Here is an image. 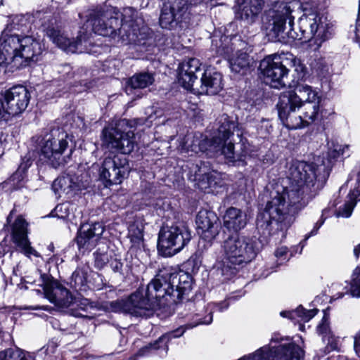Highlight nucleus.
<instances>
[{"label": "nucleus", "mask_w": 360, "mask_h": 360, "mask_svg": "<svg viewBox=\"0 0 360 360\" xmlns=\"http://www.w3.org/2000/svg\"><path fill=\"white\" fill-rule=\"evenodd\" d=\"M217 217L212 212L200 211L196 217V224L201 238L211 242L219 233V226L217 224Z\"/></svg>", "instance_id": "23"}, {"label": "nucleus", "mask_w": 360, "mask_h": 360, "mask_svg": "<svg viewBox=\"0 0 360 360\" xmlns=\"http://www.w3.org/2000/svg\"><path fill=\"white\" fill-rule=\"evenodd\" d=\"M289 187L276 184L271 199L257 217V229L263 235L286 230L293 215L304 207L323 187L320 168L303 161L292 162L288 170Z\"/></svg>", "instance_id": "1"}, {"label": "nucleus", "mask_w": 360, "mask_h": 360, "mask_svg": "<svg viewBox=\"0 0 360 360\" xmlns=\"http://www.w3.org/2000/svg\"><path fill=\"white\" fill-rule=\"evenodd\" d=\"M153 82L154 77L152 74L148 72L136 74L129 79L126 91L129 94L133 89L146 88L151 85Z\"/></svg>", "instance_id": "30"}, {"label": "nucleus", "mask_w": 360, "mask_h": 360, "mask_svg": "<svg viewBox=\"0 0 360 360\" xmlns=\"http://www.w3.org/2000/svg\"><path fill=\"white\" fill-rule=\"evenodd\" d=\"M300 99L291 91L286 90L281 93L276 107L278 114L283 124L289 129H297L307 127L302 114L297 115L296 110Z\"/></svg>", "instance_id": "12"}, {"label": "nucleus", "mask_w": 360, "mask_h": 360, "mask_svg": "<svg viewBox=\"0 0 360 360\" xmlns=\"http://www.w3.org/2000/svg\"><path fill=\"white\" fill-rule=\"evenodd\" d=\"M20 354L19 348H8L0 352V360H17Z\"/></svg>", "instance_id": "36"}, {"label": "nucleus", "mask_w": 360, "mask_h": 360, "mask_svg": "<svg viewBox=\"0 0 360 360\" xmlns=\"http://www.w3.org/2000/svg\"><path fill=\"white\" fill-rule=\"evenodd\" d=\"M223 266L231 268V265L248 263L255 257L257 249L255 241L249 237L233 233L222 242Z\"/></svg>", "instance_id": "7"}, {"label": "nucleus", "mask_w": 360, "mask_h": 360, "mask_svg": "<svg viewBox=\"0 0 360 360\" xmlns=\"http://www.w3.org/2000/svg\"><path fill=\"white\" fill-rule=\"evenodd\" d=\"M229 302L227 300H224L217 304H212L210 306L212 307V310H216L219 311H223L229 307Z\"/></svg>", "instance_id": "43"}, {"label": "nucleus", "mask_w": 360, "mask_h": 360, "mask_svg": "<svg viewBox=\"0 0 360 360\" xmlns=\"http://www.w3.org/2000/svg\"><path fill=\"white\" fill-rule=\"evenodd\" d=\"M323 224V221H321L319 224V223H316L314 229L311 231V236H314L315 234H316L319 229L321 226V225Z\"/></svg>", "instance_id": "46"}, {"label": "nucleus", "mask_w": 360, "mask_h": 360, "mask_svg": "<svg viewBox=\"0 0 360 360\" xmlns=\"http://www.w3.org/2000/svg\"><path fill=\"white\" fill-rule=\"evenodd\" d=\"M89 184V176L86 173L79 176L68 174L56 179L52 184V189L56 195H72L78 191L85 189Z\"/></svg>", "instance_id": "19"}, {"label": "nucleus", "mask_w": 360, "mask_h": 360, "mask_svg": "<svg viewBox=\"0 0 360 360\" xmlns=\"http://www.w3.org/2000/svg\"><path fill=\"white\" fill-rule=\"evenodd\" d=\"M200 60L195 58H191L182 61L177 70V78L179 84L185 89L193 92L194 82L197 77L195 72L200 70Z\"/></svg>", "instance_id": "21"}, {"label": "nucleus", "mask_w": 360, "mask_h": 360, "mask_svg": "<svg viewBox=\"0 0 360 360\" xmlns=\"http://www.w3.org/2000/svg\"><path fill=\"white\" fill-rule=\"evenodd\" d=\"M317 311L318 310L316 309L306 310L302 306H300L295 310L281 311L280 314L283 317H288L298 322H307L316 314Z\"/></svg>", "instance_id": "31"}, {"label": "nucleus", "mask_w": 360, "mask_h": 360, "mask_svg": "<svg viewBox=\"0 0 360 360\" xmlns=\"http://www.w3.org/2000/svg\"><path fill=\"white\" fill-rule=\"evenodd\" d=\"M259 69L266 84L275 89L285 86V79L288 77L289 70L286 69L283 53L265 57L260 62Z\"/></svg>", "instance_id": "13"}, {"label": "nucleus", "mask_w": 360, "mask_h": 360, "mask_svg": "<svg viewBox=\"0 0 360 360\" xmlns=\"http://www.w3.org/2000/svg\"><path fill=\"white\" fill-rule=\"evenodd\" d=\"M191 238V231L183 222L167 226L160 231L158 250L165 257L173 256L180 252Z\"/></svg>", "instance_id": "10"}, {"label": "nucleus", "mask_w": 360, "mask_h": 360, "mask_svg": "<svg viewBox=\"0 0 360 360\" xmlns=\"http://www.w3.org/2000/svg\"><path fill=\"white\" fill-rule=\"evenodd\" d=\"M220 126L218 128L217 136L208 140L200 134H188L180 143L179 149L181 152L193 151L198 152L211 151L220 153L229 162L240 160L243 155L234 151V145L230 141V137L233 134L236 124L229 120L227 115H223L219 120Z\"/></svg>", "instance_id": "6"}, {"label": "nucleus", "mask_w": 360, "mask_h": 360, "mask_svg": "<svg viewBox=\"0 0 360 360\" xmlns=\"http://www.w3.org/2000/svg\"><path fill=\"white\" fill-rule=\"evenodd\" d=\"M290 256L291 255L288 254L287 247L285 246L280 247L275 251V257L278 262V265L282 264L283 262L288 261Z\"/></svg>", "instance_id": "38"}, {"label": "nucleus", "mask_w": 360, "mask_h": 360, "mask_svg": "<svg viewBox=\"0 0 360 360\" xmlns=\"http://www.w3.org/2000/svg\"><path fill=\"white\" fill-rule=\"evenodd\" d=\"M312 67L318 74L323 76L328 72L329 70V65L324 58L316 60L312 63Z\"/></svg>", "instance_id": "37"}, {"label": "nucleus", "mask_w": 360, "mask_h": 360, "mask_svg": "<svg viewBox=\"0 0 360 360\" xmlns=\"http://www.w3.org/2000/svg\"><path fill=\"white\" fill-rule=\"evenodd\" d=\"M111 358L110 355H103V356H95L93 354H86L84 356V360H110Z\"/></svg>", "instance_id": "44"}, {"label": "nucleus", "mask_w": 360, "mask_h": 360, "mask_svg": "<svg viewBox=\"0 0 360 360\" xmlns=\"http://www.w3.org/2000/svg\"><path fill=\"white\" fill-rule=\"evenodd\" d=\"M303 350L288 339L274 335L269 345L264 346L254 353L245 355L238 360H300Z\"/></svg>", "instance_id": "8"}, {"label": "nucleus", "mask_w": 360, "mask_h": 360, "mask_svg": "<svg viewBox=\"0 0 360 360\" xmlns=\"http://www.w3.org/2000/svg\"><path fill=\"white\" fill-rule=\"evenodd\" d=\"M120 36L124 44L140 43L146 38L148 29L143 25L137 12L132 8H124L120 13L116 8L109 6L92 15L82 27L77 39H70L60 29L48 27L46 34L60 49L71 53L89 52L88 40L92 32L103 36L114 37Z\"/></svg>", "instance_id": "2"}, {"label": "nucleus", "mask_w": 360, "mask_h": 360, "mask_svg": "<svg viewBox=\"0 0 360 360\" xmlns=\"http://www.w3.org/2000/svg\"><path fill=\"white\" fill-rule=\"evenodd\" d=\"M354 347L356 354L360 357V331L354 338Z\"/></svg>", "instance_id": "45"}, {"label": "nucleus", "mask_w": 360, "mask_h": 360, "mask_svg": "<svg viewBox=\"0 0 360 360\" xmlns=\"http://www.w3.org/2000/svg\"><path fill=\"white\" fill-rule=\"evenodd\" d=\"M342 296H343V293L342 292L339 293L338 296L335 299L341 298V297H342Z\"/></svg>", "instance_id": "51"}, {"label": "nucleus", "mask_w": 360, "mask_h": 360, "mask_svg": "<svg viewBox=\"0 0 360 360\" xmlns=\"http://www.w3.org/2000/svg\"><path fill=\"white\" fill-rule=\"evenodd\" d=\"M30 28V22L22 15H15L0 37V68L4 72H14L37 63L43 51L39 40L22 33Z\"/></svg>", "instance_id": "5"}, {"label": "nucleus", "mask_w": 360, "mask_h": 360, "mask_svg": "<svg viewBox=\"0 0 360 360\" xmlns=\"http://www.w3.org/2000/svg\"><path fill=\"white\" fill-rule=\"evenodd\" d=\"M204 309V307L199 310L198 312L195 314H191L188 319L190 321L187 324L184 326L179 328L178 329L172 331L170 333H166L161 337L159 338L158 340H156L153 344H149L141 349H140L136 356H143L148 355L150 353L151 351L157 350L160 351L159 354L160 356L165 355L167 352L168 346L167 342L169 340L172 338H176L181 337L186 329L193 328L200 324H210L212 321V311L209 312V314L205 316L204 314L206 312Z\"/></svg>", "instance_id": "11"}, {"label": "nucleus", "mask_w": 360, "mask_h": 360, "mask_svg": "<svg viewBox=\"0 0 360 360\" xmlns=\"http://www.w3.org/2000/svg\"><path fill=\"white\" fill-rule=\"evenodd\" d=\"M11 214H12V212H11V214L8 215V218H7V219H8V220H10V218H11Z\"/></svg>", "instance_id": "54"}, {"label": "nucleus", "mask_w": 360, "mask_h": 360, "mask_svg": "<svg viewBox=\"0 0 360 360\" xmlns=\"http://www.w3.org/2000/svg\"><path fill=\"white\" fill-rule=\"evenodd\" d=\"M130 167L127 158L122 155L107 157L100 170V176L108 185L119 184L128 175Z\"/></svg>", "instance_id": "17"}, {"label": "nucleus", "mask_w": 360, "mask_h": 360, "mask_svg": "<svg viewBox=\"0 0 360 360\" xmlns=\"http://www.w3.org/2000/svg\"><path fill=\"white\" fill-rule=\"evenodd\" d=\"M143 231L136 224H131L129 227L128 237L131 246L139 248L143 243Z\"/></svg>", "instance_id": "33"}, {"label": "nucleus", "mask_w": 360, "mask_h": 360, "mask_svg": "<svg viewBox=\"0 0 360 360\" xmlns=\"http://www.w3.org/2000/svg\"><path fill=\"white\" fill-rule=\"evenodd\" d=\"M104 229L100 223L93 224H83L79 229L77 237V243L79 248L89 250L93 248L100 236L103 234Z\"/></svg>", "instance_id": "26"}, {"label": "nucleus", "mask_w": 360, "mask_h": 360, "mask_svg": "<svg viewBox=\"0 0 360 360\" xmlns=\"http://www.w3.org/2000/svg\"><path fill=\"white\" fill-rule=\"evenodd\" d=\"M94 258H95V266L98 269H102L103 268L105 264L110 262L109 257L108 254L103 252H96L94 254Z\"/></svg>", "instance_id": "40"}, {"label": "nucleus", "mask_w": 360, "mask_h": 360, "mask_svg": "<svg viewBox=\"0 0 360 360\" xmlns=\"http://www.w3.org/2000/svg\"><path fill=\"white\" fill-rule=\"evenodd\" d=\"M75 206L70 202H64L58 205L54 210V216L60 219H69L72 214Z\"/></svg>", "instance_id": "34"}, {"label": "nucleus", "mask_w": 360, "mask_h": 360, "mask_svg": "<svg viewBox=\"0 0 360 360\" xmlns=\"http://www.w3.org/2000/svg\"><path fill=\"white\" fill-rule=\"evenodd\" d=\"M30 94L27 88L22 85L13 86L4 94V99L0 103V116L8 120L22 112L27 107Z\"/></svg>", "instance_id": "15"}, {"label": "nucleus", "mask_w": 360, "mask_h": 360, "mask_svg": "<svg viewBox=\"0 0 360 360\" xmlns=\"http://www.w3.org/2000/svg\"><path fill=\"white\" fill-rule=\"evenodd\" d=\"M53 248H53V246L52 245H50L49 246V250L50 251H53Z\"/></svg>", "instance_id": "52"}, {"label": "nucleus", "mask_w": 360, "mask_h": 360, "mask_svg": "<svg viewBox=\"0 0 360 360\" xmlns=\"http://www.w3.org/2000/svg\"><path fill=\"white\" fill-rule=\"evenodd\" d=\"M27 225L21 216L18 217L11 226L12 240L25 256L40 257V254L31 246L28 239Z\"/></svg>", "instance_id": "20"}, {"label": "nucleus", "mask_w": 360, "mask_h": 360, "mask_svg": "<svg viewBox=\"0 0 360 360\" xmlns=\"http://www.w3.org/2000/svg\"><path fill=\"white\" fill-rule=\"evenodd\" d=\"M246 225V217L236 207H229L224 216V226L229 230L238 231Z\"/></svg>", "instance_id": "29"}, {"label": "nucleus", "mask_w": 360, "mask_h": 360, "mask_svg": "<svg viewBox=\"0 0 360 360\" xmlns=\"http://www.w3.org/2000/svg\"><path fill=\"white\" fill-rule=\"evenodd\" d=\"M32 165V160L30 156L26 155L22 158V162L20 163L17 173H25L27 169Z\"/></svg>", "instance_id": "41"}, {"label": "nucleus", "mask_w": 360, "mask_h": 360, "mask_svg": "<svg viewBox=\"0 0 360 360\" xmlns=\"http://www.w3.org/2000/svg\"><path fill=\"white\" fill-rule=\"evenodd\" d=\"M334 152L335 153V154L333 155V158H335L337 156H339L340 155H343L344 149H341V146H338V148L334 150Z\"/></svg>", "instance_id": "47"}, {"label": "nucleus", "mask_w": 360, "mask_h": 360, "mask_svg": "<svg viewBox=\"0 0 360 360\" xmlns=\"http://www.w3.org/2000/svg\"><path fill=\"white\" fill-rule=\"evenodd\" d=\"M289 90L295 93L300 99L298 109H301L302 117L306 126L316 122H321L328 117L329 112L321 105L318 92L312 86L297 83Z\"/></svg>", "instance_id": "9"}, {"label": "nucleus", "mask_w": 360, "mask_h": 360, "mask_svg": "<svg viewBox=\"0 0 360 360\" xmlns=\"http://www.w3.org/2000/svg\"><path fill=\"white\" fill-rule=\"evenodd\" d=\"M110 266L114 272H121L122 269V263L117 259H111Z\"/></svg>", "instance_id": "42"}, {"label": "nucleus", "mask_w": 360, "mask_h": 360, "mask_svg": "<svg viewBox=\"0 0 360 360\" xmlns=\"http://www.w3.org/2000/svg\"><path fill=\"white\" fill-rule=\"evenodd\" d=\"M194 180L198 188L205 193H218V188L223 186L221 174L215 171L207 172L205 167H200L195 171Z\"/></svg>", "instance_id": "22"}, {"label": "nucleus", "mask_w": 360, "mask_h": 360, "mask_svg": "<svg viewBox=\"0 0 360 360\" xmlns=\"http://www.w3.org/2000/svg\"><path fill=\"white\" fill-rule=\"evenodd\" d=\"M229 63L232 72L243 75L252 65L254 60L246 52L237 51L229 58Z\"/></svg>", "instance_id": "28"}, {"label": "nucleus", "mask_w": 360, "mask_h": 360, "mask_svg": "<svg viewBox=\"0 0 360 360\" xmlns=\"http://www.w3.org/2000/svg\"><path fill=\"white\" fill-rule=\"evenodd\" d=\"M199 87L193 89V94L216 95L222 89V75L216 71L206 70L200 79Z\"/></svg>", "instance_id": "25"}, {"label": "nucleus", "mask_w": 360, "mask_h": 360, "mask_svg": "<svg viewBox=\"0 0 360 360\" xmlns=\"http://www.w3.org/2000/svg\"><path fill=\"white\" fill-rule=\"evenodd\" d=\"M300 8V4L297 1L276 4L267 13L271 31L279 35L288 28L289 37L304 41L314 39V43L320 46L330 37L333 24L317 11L304 8V13L298 20L300 33H297L293 30V25Z\"/></svg>", "instance_id": "4"}, {"label": "nucleus", "mask_w": 360, "mask_h": 360, "mask_svg": "<svg viewBox=\"0 0 360 360\" xmlns=\"http://www.w3.org/2000/svg\"><path fill=\"white\" fill-rule=\"evenodd\" d=\"M68 135L65 133L46 135L40 145L41 155L54 168L63 166L67 162L64 155L68 148Z\"/></svg>", "instance_id": "14"}, {"label": "nucleus", "mask_w": 360, "mask_h": 360, "mask_svg": "<svg viewBox=\"0 0 360 360\" xmlns=\"http://www.w3.org/2000/svg\"><path fill=\"white\" fill-rule=\"evenodd\" d=\"M238 3L241 20L248 24L253 23L262 9V0H238Z\"/></svg>", "instance_id": "27"}, {"label": "nucleus", "mask_w": 360, "mask_h": 360, "mask_svg": "<svg viewBox=\"0 0 360 360\" xmlns=\"http://www.w3.org/2000/svg\"><path fill=\"white\" fill-rule=\"evenodd\" d=\"M127 124L120 121L115 128H105L103 131V143L107 148L115 149L123 154L130 153L134 148V134L131 130L122 131L120 127Z\"/></svg>", "instance_id": "16"}, {"label": "nucleus", "mask_w": 360, "mask_h": 360, "mask_svg": "<svg viewBox=\"0 0 360 360\" xmlns=\"http://www.w3.org/2000/svg\"><path fill=\"white\" fill-rule=\"evenodd\" d=\"M44 290L45 297L58 307L66 308L73 303L74 298L70 291L58 282L46 284Z\"/></svg>", "instance_id": "24"}, {"label": "nucleus", "mask_w": 360, "mask_h": 360, "mask_svg": "<svg viewBox=\"0 0 360 360\" xmlns=\"http://www.w3.org/2000/svg\"><path fill=\"white\" fill-rule=\"evenodd\" d=\"M300 330H304V326L302 325H300Z\"/></svg>", "instance_id": "53"}, {"label": "nucleus", "mask_w": 360, "mask_h": 360, "mask_svg": "<svg viewBox=\"0 0 360 360\" xmlns=\"http://www.w3.org/2000/svg\"><path fill=\"white\" fill-rule=\"evenodd\" d=\"M191 276L184 271L169 274L168 277L159 274L146 289H138L126 300L112 302L111 309L136 317L146 316L151 311L165 307L169 302L180 301L191 291Z\"/></svg>", "instance_id": "3"}, {"label": "nucleus", "mask_w": 360, "mask_h": 360, "mask_svg": "<svg viewBox=\"0 0 360 360\" xmlns=\"http://www.w3.org/2000/svg\"><path fill=\"white\" fill-rule=\"evenodd\" d=\"M149 119H150V120H151L150 121L152 122V121L153 120V116H152V115H150Z\"/></svg>", "instance_id": "55"}, {"label": "nucleus", "mask_w": 360, "mask_h": 360, "mask_svg": "<svg viewBox=\"0 0 360 360\" xmlns=\"http://www.w3.org/2000/svg\"><path fill=\"white\" fill-rule=\"evenodd\" d=\"M352 276L350 293L353 297H360V269L356 268Z\"/></svg>", "instance_id": "35"}, {"label": "nucleus", "mask_w": 360, "mask_h": 360, "mask_svg": "<svg viewBox=\"0 0 360 360\" xmlns=\"http://www.w3.org/2000/svg\"><path fill=\"white\" fill-rule=\"evenodd\" d=\"M27 309H42L44 310H49V307H39V306H36V307H27Z\"/></svg>", "instance_id": "50"}, {"label": "nucleus", "mask_w": 360, "mask_h": 360, "mask_svg": "<svg viewBox=\"0 0 360 360\" xmlns=\"http://www.w3.org/2000/svg\"><path fill=\"white\" fill-rule=\"evenodd\" d=\"M188 9V0H169L164 3L159 19L160 25L164 29H174L181 22Z\"/></svg>", "instance_id": "18"}, {"label": "nucleus", "mask_w": 360, "mask_h": 360, "mask_svg": "<svg viewBox=\"0 0 360 360\" xmlns=\"http://www.w3.org/2000/svg\"><path fill=\"white\" fill-rule=\"evenodd\" d=\"M82 304L84 305V307L83 308L84 310H86L89 307H92L91 304L89 302V300L85 299L83 300L81 302Z\"/></svg>", "instance_id": "48"}, {"label": "nucleus", "mask_w": 360, "mask_h": 360, "mask_svg": "<svg viewBox=\"0 0 360 360\" xmlns=\"http://www.w3.org/2000/svg\"><path fill=\"white\" fill-rule=\"evenodd\" d=\"M317 331L319 334L323 335H326L330 332L329 316L326 311H324V315L321 322L317 326Z\"/></svg>", "instance_id": "39"}, {"label": "nucleus", "mask_w": 360, "mask_h": 360, "mask_svg": "<svg viewBox=\"0 0 360 360\" xmlns=\"http://www.w3.org/2000/svg\"><path fill=\"white\" fill-rule=\"evenodd\" d=\"M284 58V63L286 69H293V71L296 74L295 78L297 79H302L304 78L306 73V68L302 63L301 60L296 58L291 53H283Z\"/></svg>", "instance_id": "32"}, {"label": "nucleus", "mask_w": 360, "mask_h": 360, "mask_svg": "<svg viewBox=\"0 0 360 360\" xmlns=\"http://www.w3.org/2000/svg\"><path fill=\"white\" fill-rule=\"evenodd\" d=\"M354 253L356 257H359L360 253V244H359L356 247L354 248Z\"/></svg>", "instance_id": "49"}]
</instances>
